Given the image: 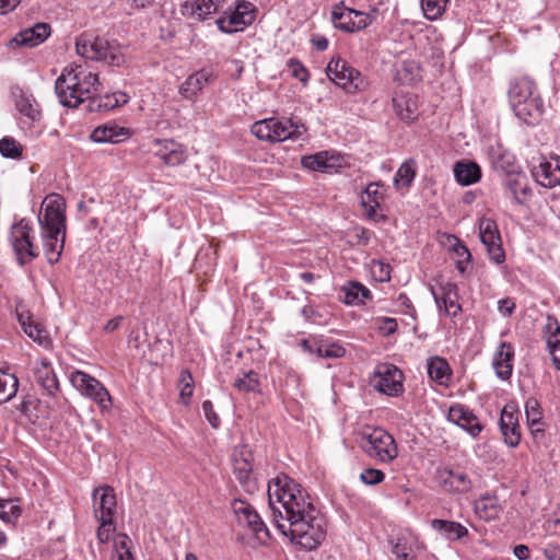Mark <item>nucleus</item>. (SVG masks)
<instances>
[{"label":"nucleus","instance_id":"nucleus-60","mask_svg":"<svg viewBox=\"0 0 560 560\" xmlns=\"http://www.w3.org/2000/svg\"><path fill=\"white\" fill-rule=\"evenodd\" d=\"M130 538L125 534H118L114 538L115 553L130 551Z\"/></svg>","mask_w":560,"mask_h":560},{"label":"nucleus","instance_id":"nucleus-57","mask_svg":"<svg viewBox=\"0 0 560 560\" xmlns=\"http://www.w3.org/2000/svg\"><path fill=\"white\" fill-rule=\"evenodd\" d=\"M395 305L401 313L413 316L415 308L412 306L410 299L405 293H400L397 296V299L395 300Z\"/></svg>","mask_w":560,"mask_h":560},{"label":"nucleus","instance_id":"nucleus-13","mask_svg":"<svg viewBox=\"0 0 560 560\" xmlns=\"http://www.w3.org/2000/svg\"><path fill=\"white\" fill-rule=\"evenodd\" d=\"M233 469L236 479L247 493L258 490V479L253 470L254 456L252 450L246 446L235 447L232 456Z\"/></svg>","mask_w":560,"mask_h":560},{"label":"nucleus","instance_id":"nucleus-61","mask_svg":"<svg viewBox=\"0 0 560 560\" xmlns=\"http://www.w3.org/2000/svg\"><path fill=\"white\" fill-rule=\"evenodd\" d=\"M393 553L397 560H412L408 546L400 540L393 547Z\"/></svg>","mask_w":560,"mask_h":560},{"label":"nucleus","instance_id":"nucleus-36","mask_svg":"<svg viewBox=\"0 0 560 560\" xmlns=\"http://www.w3.org/2000/svg\"><path fill=\"white\" fill-rule=\"evenodd\" d=\"M429 377L440 385H446L451 380V368L447 361L441 357L430 358L427 362Z\"/></svg>","mask_w":560,"mask_h":560},{"label":"nucleus","instance_id":"nucleus-62","mask_svg":"<svg viewBox=\"0 0 560 560\" xmlns=\"http://www.w3.org/2000/svg\"><path fill=\"white\" fill-rule=\"evenodd\" d=\"M107 100L108 102L105 103V106H109L113 108L120 105H125L129 101V97L126 93L118 92L114 93L113 96H108Z\"/></svg>","mask_w":560,"mask_h":560},{"label":"nucleus","instance_id":"nucleus-37","mask_svg":"<svg viewBox=\"0 0 560 560\" xmlns=\"http://www.w3.org/2000/svg\"><path fill=\"white\" fill-rule=\"evenodd\" d=\"M431 527L438 530L444 538L448 540H457L468 534V530L465 526L453 521L435 518L431 522Z\"/></svg>","mask_w":560,"mask_h":560},{"label":"nucleus","instance_id":"nucleus-23","mask_svg":"<svg viewBox=\"0 0 560 560\" xmlns=\"http://www.w3.org/2000/svg\"><path fill=\"white\" fill-rule=\"evenodd\" d=\"M438 478L443 489L451 493H465L471 488L470 478L459 469L439 468Z\"/></svg>","mask_w":560,"mask_h":560},{"label":"nucleus","instance_id":"nucleus-4","mask_svg":"<svg viewBox=\"0 0 560 560\" xmlns=\"http://www.w3.org/2000/svg\"><path fill=\"white\" fill-rule=\"evenodd\" d=\"M508 94L510 105L520 120L527 125L539 121L544 113V103L530 78H515L511 82Z\"/></svg>","mask_w":560,"mask_h":560},{"label":"nucleus","instance_id":"nucleus-51","mask_svg":"<svg viewBox=\"0 0 560 560\" xmlns=\"http://www.w3.org/2000/svg\"><path fill=\"white\" fill-rule=\"evenodd\" d=\"M288 68L292 77L306 84L308 81L307 69L296 59L291 58L288 60Z\"/></svg>","mask_w":560,"mask_h":560},{"label":"nucleus","instance_id":"nucleus-14","mask_svg":"<svg viewBox=\"0 0 560 560\" xmlns=\"http://www.w3.org/2000/svg\"><path fill=\"white\" fill-rule=\"evenodd\" d=\"M70 381L81 394L93 399L103 410L112 408V397L108 390L95 377L82 371H74Z\"/></svg>","mask_w":560,"mask_h":560},{"label":"nucleus","instance_id":"nucleus-54","mask_svg":"<svg viewBox=\"0 0 560 560\" xmlns=\"http://www.w3.org/2000/svg\"><path fill=\"white\" fill-rule=\"evenodd\" d=\"M100 522V526L96 532V537L101 544H106L109 541L112 534L115 530L114 521H104L97 520Z\"/></svg>","mask_w":560,"mask_h":560},{"label":"nucleus","instance_id":"nucleus-31","mask_svg":"<svg viewBox=\"0 0 560 560\" xmlns=\"http://www.w3.org/2000/svg\"><path fill=\"white\" fill-rule=\"evenodd\" d=\"M18 320L22 326L23 331L35 342L39 345H47L49 337L43 326L33 319V316L28 311L18 307L16 308Z\"/></svg>","mask_w":560,"mask_h":560},{"label":"nucleus","instance_id":"nucleus-19","mask_svg":"<svg viewBox=\"0 0 560 560\" xmlns=\"http://www.w3.org/2000/svg\"><path fill=\"white\" fill-rule=\"evenodd\" d=\"M152 144L154 155L167 166L180 165L188 158L187 149L172 139H154Z\"/></svg>","mask_w":560,"mask_h":560},{"label":"nucleus","instance_id":"nucleus-46","mask_svg":"<svg viewBox=\"0 0 560 560\" xmlns=\"http://www.w3.org/2000/svg\"><path fill=\"white\" fill-rule=\"evenodd\" d=\"M451 0H420L421 10L425 19L435 21L446 11Z\"/></svg>","mask_w":560,"mask_h":560},{"label":"nucleus","instance_id":"nucleus-17","mask_svg":"<svg viewBox=\"0 0 560 560\" xmlns=\"http://www.w3.org/2000/svg\"><path fill=\"white\" fill-rule=\"evenodd\" d=\"M479 236L481 243L487 248L490 259L498 265L502 264L505 260V255L495 221L489 218H481L479 220Z\"/></svg>","mask_w":560,"mask_h":560},{"label":"nucleus","instance_id":"nucleus-27","mask_svg":"<svg viewBox=\"0 0 560 560\" xmlns=\"http://www.w3.org/2000/svg\"><path fill=\"white\" fill-rule=\"evenodd\" d=\"M34 376L47 395L55 396L58 393L59 382L49 360L43 358L35 362Z\"/></svg>","mask_w":560,"mask_h":560},{"label":"nucleus","instance_id":"nucleus-24","mask_svg":"<svg viewBox=\"0 0 560 560\" xmlns=\"http://www.w3.org/2000/svg\"><path fill=\"white\" fill-rule=\"evenodd\" d=\"M515 350L513 345L506 341L500 342L492 358V368L500 380L508 381L511 378Z\"/></svg>","mask_w":560,"mask_h":560},{"label":"nucleus","instance_id":"nucleus-3","mask_svg":"<svg viewBox=\"0 0 560 560\" xmlns=\"http://www.w3.org/2000/svg\"><path fill=\"white\" fill-rule=\"evenodd\" d=\"M43 213L38 217L42 230L44 253L49 264L60 259L66 237V202L59 195L47 196L43 203Z\"/></svg>","mask_w":560,"mask_h":560},{"label":"nucleus","instance_id":"nucleus-9","mask_svg":"<svg viewBox=\"0 0 560 560\" xmlns=\"http://www.w3.org/2000/svg\"><path fill=\"white\" fill-rule=\"evenodd\" d=\"M257 13L258 9L254 3L237 0L234 8H229L215 20V24L225 34L243 32L255 22Z\"/></svg>","mask_w":560,"mask_h":560},{"label":"nucleus","instance_id":"nucleus-47","mask_svg":"<svg viewBox=\"0 0 560 560\" xmlns=\"http://www.w3.org/2000/svg\"><path fill=\"white\" fill-rule=\"evenodd\" d=\"M346 349L338 342L322 339L320 347L317 349V358L338 359L342 358Z\"/></svg>","mask_w":560,"mask_h":560},{"label":"nucleus","instance_id":"nucleus-50","mask_svg":"<svg viewBox=\"0 0 560 560\" xmlns=\"http://www.w3.org/2000/svg\"><path fill=\"white\" fill-rule=\"evenodd\" d=\"M178 388L180 400L187 405L194 394V380L188 371L182 372Z\"/></svg>","mask_w":560,"mask_h":560},{"label":"nucleus","instance_id":"nucleus-8","mask_svg":"<svg viewBox=\"0 0 560 560\" xmlns=\"http://www.w3.org/2000/svg\"><path fill=\"white\" fill-rule=\"evenodd\" d=\"M305 131L304 124L294 122L292 119L266 118L252 125L253 135L269 142L299 138Z\"/></svg>","mask_w":560,"mask_h":560},{"label":"nucleus","instance_id":"nucleus-34","mask_svg":"<svg viewBox=\"0 0 560 560\" xmlns=\"http://www.w3.org/2000/svg\"><path fill=\"white\" fill-rule=\"evenodd\" d=\"M380 183H370L361 196V205L369 218H375L376 209L384 200V192Z\"/></svg>","mask_w":560,"mask_h":560},{"label":"nucleus","instance_id":"nucleus-55","mask_svg":"<svg viewBox=\"0 0 560 560\" xmlns=\"http://www.w3.org/2000/svg\"><path fill=\"white\" fill-rule=\"evenodd\" d=\"M372 273L381 281H388L390 279V266L380 260H373L371 266Z\"/></svg>","mask_w":560,"mask_h":560},{"label":"nucleus","instance_id":"nucleus-18","mask_svg":"<svg viewBox=\"0 0 560 560\" xmlns=\"http://www.w3.org/2000/svg\"><path fill=\"white\" fill-rule=\"evenodd\" d=\"M530 174L544 188L552 189L560 186V156L540 158L537 164L532 165Z\"/></svg>","mask_w":560,"mask_h":560},{"label":"nucleus","instance_id":"nucleus-22","mask_svg":"<svg viewBox=\"0 0 560 560\" xmlns=\"http://www.w3.org/2000/svg\"><path fill=\"white\" fill-rule=\"evenodd\" d=\"M94 514L97 520L114 521L116 495L108 487H100L93 491Z\"/></svg>","mask_w":560,"mask_h":560},{"label":"nucleus","instance_id":"nucleus-11","mask_svg":"<svg viewBox=\"0 0 560 560\" xmlns=\"http://www.w3.org/2000/svg\"><path fill=\"white\" fill-rule=\"evenodd\" d=\"M402 381L401 371L387 362L376 364L369 377V383L375 390L390 397H396L404 392Z\"/></svg>","mask_w":560,"mask_h":560},{"label":"nucleus","instance_id":"nucleus-38","mask_svg":"<svg viewBox=\"0 0 560 560\" xmlns=\"http://www.w3.org/2000/svg\"><path fill=\"white\" fill-rule=\"evenodd\" d=\"M342 301L348 305H360L371 296L370 290L360 282L351 281L342 287Z\"/></svg>","mask_w":560,"mask_h":560},{"label":"nucleus","instance_id":"nucleus-44","mask_svg":"<svg viewBox=\"0 0 560 560\" xmlns=\"http://www.w3.org/2000/svg\"><path fill=\"white\" fill-rule=\"evenodd\" d=\"M416 176V162L413 160L405 161L397 170L394 177L396 188L409 187Z\"/></svg>","mask_w":560,"mask_h":560},{"label":"nucleus","instance_id":"nucleus-49","mask_svg":"<svg viewBox=\"0 0 560 560\" xmlns=\"http://www.w3.org/2000/svg\"><path fill=\"white\" fill-rule=\"evenodd\" d=\"M21 513V509L14 500H0V518L7 523L14 522Z\"/></svg>","mask_w":560,"mask_h":560},{"label":"nucleus","instance_id":"nucleus-32","mask_svg":"<svg viewBox=\"0 0 560 560\" xmlns=\"http://www.w3.org/2000/svg\"><path fill=\"white\" fill-rule=\"evenodd\" d=\"M545 334L552 363L557 370H560V325L556 318L550 316L547 318Z\"/></svg>","mask_w":560,"mask_h":560},{"label":"nucleus","instance_id":"nucleus-25","mask_svg":"<svg viewBox=\"0 0 560 560\" xmlns=\"http://www.w3.org/2000/svg\"><path fill=\"white\" fill-rule=\"evenodd\" d=\"M224 2L225 0H186L182 4L180 12L184 16L205 21L222 8Z\"/></svg>","mask_w":560,"mask_h":560},{"label":"nucleus","instance_id":"nucleus-30","mask_svg":"<svg viewBox=\"0 0 560 560\" xmlns=\"http://www.w3.org/2000/svg\"><path fill=\"white\" fill-rule=\"evenodd\" d=\"M212 80V72L201 69L190 74L179 86V94L186 100H195Z\"/></svg>","mask_w":560,"mask_h":560},{"label":"nucleus","instance_id":"nucleus-15","mask_svg":"<svg viewBox=\"0 0 560 560\" xmlns=\"http://www.w3.org/2000/svg\"><path fill=\"white\" fill-rule=\"evenodd\" d=\"M331 22L340 31L354 33L368 27L372 19L370 14L350 9L343 2H339L332 7Z\"/></svg>","mask_w":560,"mask_h":560},{"label":"nucleus","instance_id":"nucleus-12","mask_svg":"<svg viewBox=\"0 0 560 560\" xmlns=\"http://www.w3.org/2000/svg\"><path fill=\"white\" fill-rule=\"evenodd\" d=\"M33 238L32 228L25 219L12 225L9 240L20 265H25L38 256Z\"/></svg>","mask_w":560,"mask_h":560},{"label":"nucleus","instance_id":"nucleus-1","mask_svg":"<svg viewBox=\"0 0 560 560\" xmlns=\"http://www.w3.org/2000/svg\"><path fill=\"white\" fill-rule=\"evenodd\" d=\"M267 492L280 533L306 550L316 549L326 537L327 524L306 490L281 474L268 482Z\"/></svg>","mask_w":560,"mask_h":560},{"label":"nucleus","instance_id":"nucleus-10","mask_svg":"<svg viewBox=\"0 0 560 560\" xmlns=\"http://www.w3.org/2000/svg\"><path fill=\"white\" fill-rule=\"evenodd\" d=\"M326 73L330 81L343 89L347 93H358L364 91L369 82L354 69L347 60L337 57L332 58L327 67Z\"/></svg>","mask_w":560,"mask_h":560},{"label":"nucleus","instance_id":"nucleus-21","mask_svg":"<svg viewBox=\"0 0 560 560\" xmlns=\"http://www.w3.org/2000/svg\"><path fill=\"white\" fill-rule=\"evenodd\" d=\"M302 165L316 172L332 173L345 165V159L340 154L320 151L302 159Z\"/></svg>","mask_w":560,"mask_h":560},{"label":"nucleus","instance_id":"nucleus-42","mask_svg":"<svg viewBox=\"0 0 560 560\" xmlns=\"http://www.w3.org/2000/svg\"><path fill=\"white\" fill-rule=\"evenodd\" d=\"M233 387L242 394L259 393L260 382L258 374L254 371L242 372L237 374L233 382Z\"/></svg>","mask_w":560,"mask_h":560},{"label":"nucleus","instance_id":"nucleus-56","mask_svg":"<svg viewBox=\"0 0 560 560\" xmlns=\"http://www.w3.org/2000/svg\"><path fill=\"white\" fill-rule=\"evenodd\" d=\"M322 342V338L317 337H308L303 339L300 342V347L302 350L311 355L315 354L317 357V349H319Z\"/></svg>","mask_w":560,"mask_h":560},{"label":"nucleus","instance_id":"nucleus-63","mask_svg":"<svg viewBox=\"0 0 560 560\" xmlns=\"http://www.w3.org/2000/svg\"><path fill=\"white\" fill-rule=\"evenodd\" d=\"M124 3L131 10H143L153 7L154 0H124Z\"/></svg>","mask_w":560,"mask_h":560},{"label":"nucleus","instance_id":"nucleus-43","mask_svg":"<svg viewBox=\"0 0 560 560\" xmlns=\"http://www.w3.org/2000/svg\"><path fill=\"white\" fill-rule=\"evenodd\" d=\"M525 415L527 423L533 433L542 432L540 428L542 412L537 399L528 398L525 402Z\"/></svg>","mask_w":560,"mask_h":560},{"label":"nucleus","instance_id":"nucleus-59","mask_svg":"<svg viewBox=\"0 0 560 560\" xmlns=\"http://www.w3.org/2000/svg\"><path fill=\"white\" fill-rule=\"evenodd\" d=\"M516 423H518L517 415L513 410H509L508 407H504L501 412L500 428L516 425Z\"/></svg>","mask_w":560,"mask_h":560},{"label":"nucleus","instance_id":"nucleus-7","mask_svg":"<svg viewBox=\"0 0 560 560\" xmlns=\"http://www.w3.org/2000/svg\"><path fill=\"white\" fill-rule=\"evenodd\" d=\"M360 446L369 457L383 464H389L398 456L394 438L382 428L363 430Z\"/></svg>","mask_w":560,"mask_h":560},{"label":"nucleus","instance_id":"nucleus-64","mask_svg":"<svg viewBox=\"0 0 560 560\" xmlns=\"http://www.w3.org/2000/svg\"><path fill=\"white\" fill-rule=\"evenodd\" d=\"M515 308V303L512 299H503L498 302V310L503 316H510Z\"/></svg>","mask_w":560,"mask_h":560},{"label":"nucleus","instance_id":"nucleus-20","mask_svg":"<svg viewBox=\"0 0 560 560\" xmlns=\"http://www.w3.org/2000/svg\"><path fill=\"white\" fill-rule=\"evenodd\" d=\"M434 301L440 310L443 308L445 315L455 317L462 307L458 303L457 285L452 282H445L438 290L431 287Z\"/></svg>","mask_w":560,"mask_h":560},{"label":"nucleus","instance_id":"nucleus-40","mask_svg":"<svg viewBox=\"0 0 560 560\" xmlns=\"http://www.w3.org/2000/svg\"><path fill=\"white\" fill-rule=\"evenodd\" d=\"M447 244L455 256L456 268L460 273L466 271L467 265L471 260L469 249L454 235L447 236Z\"/></svg>","mask_w":560,"mask_h":560},{"label":"nucleus","instance_id":"nucleus-29","mask_svg":"<svg viewBox=\"0 0 560 560\" xmlns=\"http://www.w3.org/2000/svg\"><path fill=\"white\" fill-rule=\"evenodd\" d=\"M130 136L131 131L128 128L109 121L96 127L91 133V139L97 143H119Z\"/></svg>","mask_w":560,"mask_h":560},{"label":"nucleus","instance_id":"nucleus-39","mask_svg":"<svg viewBox=\"0 0 560 560\" xmlns=\"http://www.w3.org/2000/svg\"><path fill=\"white\" fill-rule=\"evenodd\" d=\"M475 511L485 521H491L499 516L501 506L495 497L486 495L475 502Z\"/></svg>","mask_w":560,"mask_h":560},{"label":"nucleus","instance_id":"nucleus-16","mask_svg":"<svg viewBox=\"0 0 560 560\" xmlns=\"http://www.w3.org/2000/svg\"><path fill=\"white\" fill-rule=\"evenodd\" d=\"M232 510L240 526L247 528L260 541L269 538L266 524L249 503L242 500H234Z\"/></svg>","mask_w":560,"mask_h":560},{"label":"nucleus","instance_id":"nucleus-5","mask_svg":"<svg viewBox=\"0 0 560 560\" xmlns=\"http://www.w3.org/2000/svg\"><path fill=\"white\" fill-rule=\"evenodd\" d=\"M78 55L85 59L103 61L109 66H120L125 62L122 47L103 37L80 36L75 42Z\"/></svg>","mask_w":560,"mask_h":560},{"label":"nucleus","instance_id":"nucleus-58","mask_svg":"<svg viewBox=\"0 0 560 560\" xmlns=\"http://www.w3.org/2000/svg\"><path fill=\"white\" fill-rule=\"evenodd\" d=\"M202 411L207 418V420L209 421V423L213 427V428H218L219 424H220V418L218 417V415L214 412L213 410V405L210 400H205L202 402Z\"/></svg>","mask_w":560,"mask_h":560},{"label":"nucleus","instance_id":"nucleus-41","mask_svg":"<svg viewBox=\"0 0 560 560\" xmlns=\"http://www.w3.org/2000/svg\"><path fill=\"white\" fill-rule=\"evenodd\" d=\"M420 68L413 60H402L395 65V80L400 84H410L419 78Z\"/></svg>","mask_w":560,"mask_h":560},{"label":"nucleus","instance_id":"nucleus-45","mask_svg":"<svg viewBox=\"0 0 560 560\" xmlns=\"http://www.w3.org/2000/svg\"><path fill=\"white\" fill-rule=\"evenodd\" d=\"M19 387V381L13 374L0 371V405L11 400Z\"/></svg>","mask_w":560,"mask_h":560},{"label":"nucleus","instance_id":"nucleus-28","mask_svg":"<svg viewBox=\"0 0 560 560\" xmlns=\"http://www.w3.org/2000/svg\"><path fill=\"white\" fill-rule=\"evenodd\" d=\"M447 417L450 421L467 431L471 436H477L482 430L479 419L463 405L452 406Z\"/></svg>","mask_w":560,"mask_h":560},{"label":"nucleus","instance_id":"nucleus-52","mask_svg":"<svg viewBox=\"0 0 560 560\" xmlns=\"http://www.w3.org/2000/svg\"><path fill=\"white\" fill-rule=\"evenodd\" d=\"M384 472L376 468H366L360 474L361 481L369 486L378 485L384 480Z\"/></svg>","mask_w":560,"mask_h":560},{"label":"nucleus","instance_id":"nucleus-48","mask_svg":"<svg viewBox=\"0 0 560 560\" xmlns=\"http://www.w3.org/2000/svg\"><path fill=\"white\" fill-rule=\"evenodd\" d=\"M0 153L8 159H19L22 155V145L11 137L0 140Z\"/></svg>","mask_w":560,"mask_h":560},{"label":"nucleus","instance_id":"nucleus-33","mask_svg":"<svg viewBox=\"0 0 560 560\" xmlns=\"http://www.w3.org/2000/svg\"><path fill=\"white\" fill-rule=\"evenodd\" d=\"M393 107L396 115L404 121H412L418 116L417 100L410 94H396L393 97Z\"/></svg>","mask_w":560,"mask_h":560},{"label":"nucleus","instance_id":"nucleus-53","mask_svg":"<svg viewBox=\"0 0 560 560\" xmlns=\"http://www.w3.org/2000/svg\"><path fill=\"white\" fill-rule=\"evenodd\" d=\"M501 433L504 438L505 444H508L510 447H515L520 444L521 432L518 423H516V425L502 428Z\"/></svg>","mask_w":560,"mask_h":560},{"label":"nucleus","instance_id":"nucleus-6","mask_svg":"<svg viewBox=\"0 0 560 560\" xmlns=\"http://www.w3.org/2000/svg\"><path fill=\"white\" fill-rule=\"evenodd\" d=\"M14 105L18 112V126L23 133L32 139L44 131L43 113L35 96L26 91L14 92Z\"/></svg>","mask_w":560,"mask_h":560},{"label":"nucleus","instance_id":"nucleus-2","mask_svg":"<svg viewBox=\"0 0 560 560\" xmlns=\"http://www.w3.org/2000/svg\"><path fill=\"white\" fill-rule=\"evenodd\" d=\"M97 73L85 66L72 65L66 67L55 82V92L62 106L77 108L85 101L94 98L100 93Z\"/></svg>","mask_w":560,"mask_h":560},{"label":"nucleus","instance_id":"nucleus-35","mask_svg":"<svg viewBox=\"0 0 560 560\" xmlns=\"http://www.w3.org/2000/svg\"><path fill=\"white\" fill-rule=\"evenodd\" d=\"M454 176L458 184L469 186L477 183L481 177V170L475 162H457L454 165Z\"/></svg>","mask_w":560,"mask_h":560},{"label":"nucleus","instance_id":"nucleus-26","mask_svg":"<svg viewBox=\"0 0 560 560\" xmlns=\"http://www.w3.org/2000/svg\"><path fill=\"white\" fill-rule=\"evenodd\" d=\"M50 34V27L46 23H37L33 27H28L19 32L9 40L10 48L16 47H35L42 44Z\"/></svg>","mask_w":560,"mask_h":560}]
</instances>
